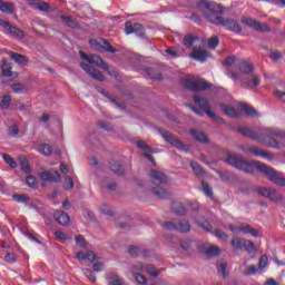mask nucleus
<instances>
[{
	"label": "nucleus",
	"mask_w": 285,
	"mask_h": 285,
	"mask_svg": "<svg viewBox=\"0 0 285 285\" xmlns=\"http://www.w3.org/2000/svg\"><path fill=\"white\" fill-rule=\"evenodd\" d=\"M134 277L138 284H142V285L148 284V279H146V276L139 273H134Z\"/></svg>",
	"instance_id": "49"
},
{
	"label": "nucleus",
	"mask_w": 285,
	"mask_h": 285,
	"mask_svg": "<svg viewBox=\"0 0 285 285\" xmlns=\"http://www.w3.org/2000/svg\"><path fill=\"white\" fill-rule=\"evenodd\" d=\"M148 75L150 79H161V73L157 69H148Z\"/></svg>",
	"instance_id": "53"
},
{
	"label": "nucleus",
	"mask_w": 285,
	"mask_h": 285,
	"mask_svg": "<svg viewBox=\"0 0 285 285\" xmlns=\"http://www.w3.org/2000/svg\"><path fill=\"white\" fill-rule=\"evenodd\" d=\"M75 239L77 246H79L80 248H86V238H83V236H76Z\"/></svg>",
	"instance_id": "58"
},
{
	"label": "nucleus",
	"mask_w": 285,
	"mask_h": 285,
	"mask_svg": "<svg viewBox=\"0 0 285 285\" xmlns=\"http://www.w3.org/2000/svg\"><path fill=\"white\" fill-rule=\"evenodd\" d=\"M129 255H131V257H137V255H139V248L138 247H129V250H128Z\"/></svg>",
	"instance_id": "64"
},
{
	"label": "nucleus",
	"mask_w": 285,
	"mask_h": 285,
	"mask_svg": "<svg viewBox=\"0 0 285 285\" xmlns=\"http://www.w3.org/2000/svg\"><path fill=\"white\" fill-rule=\"evenodd\" d=\"M166 230H177L178 233H189L190 232V224L184 223V227L177 226V223L174 222H166L163 224Z\"/></svg>",
	"instance_id": "16"
},
{
	"label": "nucleus",
	"mask_w": 285,
	"mask_h": 285,
	"mask_svg": "<svg viewBox=\"0 0 285 285\" xmlns=\"http://www.w3.org/2000/svg\"><path fill=\"white\" fill-rule=\"evenodd\" d=\"M183 86L186 88V90H191V92H199L210 88V83H208V81H206L204 78L197 77L184 79Z\"/></svg>",
	"instance_id": "4"
},
{
	"label": "nucleus",
	"mask_w": 285,
	"mask_h": 285,
	"mask_svg": "<svg viewBox=\"0 0 285 285\" xmlns=\"http://www.w3.org/2000/svg\"><path fill=\"white\" fill-rule=\"evenodd\" d=\"M14 8V2H6L3 0H0V11L4 12V14H13Z\"/></svg>",
	"instance_id": "23"
},
{
	"label": "nucleus",
	"mask_w": 285,
	"mask_h": 285,
	"mask_svg": "<svg viewBox=\"0 0 285 285\" xmlns=\"http://www.w3.org/2000/svg\"><path fill=\"white\" fill-rule=\"evenodd\" d=\"M215 236L218 237V239H222V242L228 240V235L226 233H224V230H222V229H216Z\"/></svg>",
	"instance_id": "55"
},
{
	"label": "nucleus",
	"mask_w": 285,
	"mask_h": 285,
	"mask_svg": "<svg viewBox=\"0 0 285 285\" xmlns=\"http://www.w3.org/2000/svg\"><path fill=\"white\" fill-rule=\"evenodd\" d=\"M243 248H245V250H248V253H253V250H255V243L250 240H244Z\"/></svg>",
	"instance_id": "52"
},
{
	"label": "nucleus",
	"mask_w": 285,
	"mask_h": 285,
	"mask_svg": "<svg viewBox=\"0 0 285 285\" xmlns=\"http://www.w3.org/2000/svg\"><path fill=\"white\" fill-rule=\"evenodd\" d=\"M1 70L3 77H12V79H17V73L12 72V65L8 63V61L3 60Z\"/></svg>",
	"instance_id": "24"
},
{
	"label": "nucleus",
	"mask_w": 285,
	"mask_h": 285,
	"mask_svg": "<svg viewBox=\"0 0 285 285\" xmlns=\"http://www.w3.org/2000/svg\"><path fill=\"white\" fill-rule=\"evenodd\" d=\"M232 246H233V248L240 250V248H244V239H242L240 237L233 238Z\"/></svg>",
	"instance_id": "40"
},
{
	"label": "nucleus",
	"mask_w": 285,
	"mask_h": 285,
	"mask_svg": "<svg viewBox=\"0 0 285 285\" xmlns=\"http://www.w3.org/2000/svg\"><path fill=\"white\" fill-rule=\"evenodd\" d=\"M89 43L94 50H97L98 52H110L111 55H115L117 52V49L110 45V42L106 41V39H91L89 40Z\"/></svg>",
	"instance_id": "6"
},
{
	"label": "nucleus",
	"mask_w": 285,
	"mask_h": 285,
	"mask_svg": "<svg viewBox=\"0 0 285 285\" xmlns=\"http://www.w3.org/2000/svg\"><path fill=\"white\" fill-rule=\"evenodd\" d=\"M37 150L40 153V155H45V157H50V155H52V146L48 144L39 145Z\"/></svg>",
	"instance_id": "31"
},
{
	"label": "nucleus",
	"mask_w": 285,
	"mask_h": 285,
	"mask_svg": "<svg viewBox=\"0 0 285 285\" xmlns=\"http://www.w3.org/2000/svg\"><path fill=\"white\" fill-rule=\"evenodd\" d=\"M271 59H273V61H279V59H282V52L279 51H272L269 55Z\"/></svg>",
	"instance_id": "61"
},
{
	"label": "nucleus",
	"mask_w": 285,
	"mask_h": 285,
	"mask_svg": "<svg viewBox=\"0 0 285 285\" xmlns=\"http://www.w3.org/2000/svg\"><path fill=\"white\" fill-rule=\"evenodd\" d=\"M227 164L229 166H233V168H237V170H243L244 173H248L249 175H253L256 170H259L266 177L269 179V181H273L276 186H281L285 188V176L282 173L276 171L275 169L268 167L266 164H262L259 161H253L248 163L246 159L242 158V156L237 154H229L226 159Z\"/></svg>",
	"instance_id": "1"
},
{
	"label": "nucleus",
	"mask_w": 285,
	"mask_h": 285,
	"mask_svg": "<svg viewBox=\"0 0 285 285\" xmlns=\"http://www.w3.org/2000/svg\"><path fill=\"white\" fill-rule=\"evenodd\" d=\"M190 135H191V137H194V139H196V141H202L203 144H208V136H206V134H204V131H197L195 129H191Z\"/></svg>",
	"instance_id": "27"
},
{
	"label": "nucleus",
	"mask_w": 285,
	"mask_h": 285,
	"mask_svg": "<svg viewBox=\"0 0 285 285\" xmlns=\"http://www.w3.org/2000/svg\"><path fill=\"white\" fill-rule=\"evenodd\" d=\"M173 208L177 215H186V208H184V205H181V203H175L173 205Z\"/></svg>",
	"instance_id": "46"
},
{
	"label": "nucleus",
	"mask_w": 285,
	"mask_h": 285,
	"mask_svg": "<svg viewBox=\"0 0 285 285\" xmlns=\"http://www.w3.org/2000/svg\"><path fill=\"white\" fill-rule=\"evenodd\" d=\"M238 230L240 233H244L245 235H250L252 237H258V235H259L257 229L250 227V225H248V224H240L238 226Z\"/></svg>",
	"instance_id": "22"
},
{
	"label": "nucleus",
	"mask_w": 285,
	"mask_h": 285,
	"mask_svg": "<svg viewBox=\"0 0 285 285\" xmlns=\"http://www.w3.org/2000/svg\"><path fill=\"white\" fill-rule=\"evenodd\" d=\"M188 207L190 208V210L197 212L199 210L200 205L198 202H189Z\"/></svg>",
	"instance_id": "63"
},
{
	"label": "nucleus",
	"mask_w": 285,
	"mask_h": 285,
	"mask_svg": "<svg viewBox=\"0 0 285 285\" xmlns=\"http://www.w3.org/2000/svg\"><path fill=\"white\" fill-rule=\"evenodd\" d=\"M12 198L14 202H18V204H28V202H30V197L24 194H13Z\"/></svg>",
	"instance_id": "38"
},
{
	"label": "nucleus",
	"mask_w": 285,
	"mask_h": 285,
	"mask_svg": "<svg viewBox=\"0 0 285 285\" xmlns=\"http://www.w3.org/2000/svg\"><path fill=\"white\" fill-rule=\"evenodd\" d=\"M195 222L204 230H213V226H210V223L204 216H198Z\"/></svg>",
	"instance_id": "29"
},
{
	"label": "nucleus",
	"mask_w": 285,
	"mask_h": 285,
	"mask_svg": "<svg viewBox=\"0 0 285 285\" xmlns=\"http://www.w3.org/2000/svg\"><path fill=\"white\" fill-rule=\"evenodd\" d=\"M124 279L119 277V275H111L109 277V285H124Z\"/></svg>",
	"instance_id": "45"
},
{
	"label": "nucleus",
	"mask_w": 285,
	"mask_h": 285,
	"mask_svg": "<svg viewBox=\"0 0 285 285\" xmlns=\"http://www.w3.org/2000/svg\"><path fill=\"white\" fill-rule=\"evenodd\" d=\"M27 181V186H29V188H35L37 186V178H35V176H28L26 178Z\"/></svg>",
	"instance_id": "57"
},
{
	"label": "nucleus",
	"mask_w": 285,
	"mask_h": 285,
	"mask_svg": "<svg viewBox=\"0 0 285 285\" xmlns=\"http://www.w3.org/2000/svg\"><path fill=\"white\" fill-rule=\"evenodd\" d=\"M190 59H195V61H200L204 63L208 59V51L204 47H194L193 52L189 53Z\"/></svg>",
	"instance_id": "13"
},
{
	"label": "nucleus",
	"mask_w": 285,
	"mask_h": 285,
	"mask_svg": "<svg viewBox=\"0 0 285 285\" xmlns=\"http://www.w3.org/2000/svg\"><path fill=\"white\" fill-rule=\"evenodd\" d=\"M203 191L205 193L206 197H213V189L208 183L203 180Z\"/></svg>",
	"instance_id": "51"
},
{
	"label": "nucleus",
	"mask_w": 285,
	"mask_h": 285,
	"mask_svg": "<svg viewBox=\"0 0 285 285\" xmlns=\"http://www.w3.org/2000/svg\"><path fill=\"white\" fill-rule=\"evenodd\" d=\"M42 181H51L52 184H59L61 181V175L57 170L42 171L39 174Z\"/></svg>",
	"instance_id": "15"
},
{
	"label": "nucleus",
	"mask_w": 285,
	"mask_h": 285,
	"mask_svg": "<svg viewBox=\"0 0 285 285\" xmlns=\"http://www.w3.org/2000/svg\"><path fill=\"white\" fill-rule=\"evenodd\" d=\"M238 132L243 135V137L254 139L255 141H259V144H264V146H268V148H279V141L277 139H285V131L273 128L261 129L257 134L248 127H239Z\"/></svg>",
	"instance_id": "2"
},
{
	"label": "nucleus",
	"mask_w": 285,
	"mask_h": 285,
	"mask_svg": "<svg viewBox=\"0 0 285 285\" xmlns=\"http://www.w3.org/2000/svg\"><path fill=\"white\" fill-rule=\"evenodd\" d=\"M240 110H243L244 112H246V115H249L250 117H257V110L246 104H240Z\"/></svg>",
	"instance_id": "36"
},
{
	"label": "nucleus",
	"mask_w": 285,
	"mask_h": 285,
	"mask_svg": "<svg viewBox=\"0 0 285 285\" xmlns=\"http://www.w3.org/2000/svg\"><path fill=\"white\" fill-rule=\"evenodd\" d=\"M149 179L154 187L164 186L168 183V176L164 171L157 169L149 170Z\"/></svg>",
	"instance_id": "9"
},
{
	"label": "nucleus",
	"mask_w": 285,
	"mask_h": 285,
	"mask_svg": "<svg viewBox=\"0 0 285 285\" xmlns=\"http://www.w3.org/2000/svg\"><path fill=\"white\" fill-rule=\"evenodd\" d=\"M0 26L4 28L6 35H10L13 39H23V37H26L23 30L14 26H10V22L4 21L3 19H0Z\"/></svg>",
	"instance_id": "10"
},
{
	"label": "nucleus",
	"mask_w": 285,
	"mask_h": 285,
	"mask_svg": "<svg viewBox=\"0 0 285 285\" xmlns=\"http://www.w3.org/2000/svg\"><path fill=\"white\" fill-rule=\"evenodd\" d=\"M153 194L158 199H168V197H170V193H168L166 189H164L161 187H157V186L153 187Z\"/></svg>",
	"instance_id": "25"
},
{
	"label": "nucleus",
	"mask_w": 285,
	"mask_h": 285,
	"mask_svg": "<svg viewBox=\"0 0 285 285\" xmlns=\"http://www.w3.org/2000/svg\"><path fill=\"white\" fill-rule=\"evenodd\" d=\"M257 273V266L255 265H249L247 267V271L244 273L246 276L255 275Z\"/></svg>",
	"instance_id": "59"
},
{
	"label": "nucleus",
	"mask_w": 285,
	"mask_h": 285,
	"mask_svg": "<svg viewBox=\"0 0 285 285\" xmlns=\"http://www.w3.org/2000/svg\"><path fill=\"white\" fill-rule=\"evenodd\" d=\"M18 161L23 173H26L27 175L30 174V165L28 163V158H26V156H19Z\"/></svg>",
	"instance_id": "34"
},
{
	"label": "nucleus",
	"mask_w": 285,
	"mask_h": 285,
	"mask_svg": "<svg viewBox=\"0 0 285 285\" xmlns=\"http://www.w3.org/2000/svg\"><path fill=\"white\" fill-rule=\"evenodd\" d=\"M53 217L60 226H68L70 224V216L63 210H56Z\"/></svg>",
	"instance_id": "19"
},
{
	"label": "nucleus",
	"mask_w": 285,
	"mask_h": 285,
	"mask_svg": "<svg viewBox=\"0 0 285 285\" xmlns=\"http://www.w3.org/2000/svg\"><path fill=\"white\" fill-rule=\"evenodd\" d=\"M228 264L226 263V261H219L217 262V271L218 273H222L223 277H228Z\"/></svg>",
	"instance_id": "35"
},
{
	"label": "nucleus",
	"mask_w": 285,
	"mask_h": 285,
	"mask_svg": "<svg viewBox=\"0 0 285 285\" xmlns=\"http://www.w3.org/2000/svg\"><path fill=\"white\" fill-rule=\"evenodd\" d=\"M259 83H261L259 78L253 73L248 76L247 79L242 80V87L247 89L257 88Z\"/></svg>",
	"instance_id": "17"
},
{
	"label": "nucleus",
	"mask_w": 285,
	"mask_h": 285,
	"mask_svg": "<svg viewBox=\"0 0 285 285\" xmlns=\"http://www.w3.org/2000/svg\"><path fill=\"white\" fill-rule=\"evenodd\" d=\"M8 55L10 57V59H13V61H16V63H19L21 66H28V63L30 62L28 57H26V56H23L21 53L9 51Z\"/></svg>",
	"instance_id": "20"
},
{
	"label": "nucleus",
	"mask_w": 285,
	"mask_h": 285,
	"mask_svg": "<svg viewBox=\"0 0 285 285\" xmlns=\"http://www.w3.org/2000/svg\"><path fill=\"white\" fill-rule=\"evenodd\" d=\"M79 55L82 59H85V61H88V63H91V65L94 63L95 66L102 68V70H107L110 77H114L115 79H117V71H110V67L108 66V63L104 61V59H101V56H97V55L88 56L83 51H79Z\"/></svg>",
	"instance_id": "5"
},
{
	"label": "nucleus",
	"mask_w": 285,
	"mask_h": 285,
	"mask_svg": "<svg viewBox=\"0 0 285 285\" xmlns=\"http://www.w3.org/2000/svg\"><path fill=\"white\" fill-rule=\"evenodd\" d=\"M198 40H199L198 37L187 35V36L184 37L183 43L187 48H193V46H195V42L198 41Z\"/></svg>",
	"instance_id": "32"
},
{
	"label": "nucleus",
	"mask_w": 285,
	"mask_h": 285,
	"mask_svg": "<svg viewBox=\"0 0 285 285\" xmlns=\"http://www.w3.org/2000/svg\"><path fill=\"white\" fill-rule=\"evenodd\" d=\"M110 170L116 175H124V167L118 161L110 163Z\"/></svg>",
	"instance_id": "37"
},
{
	"label": "nucleus",
	"mask_w": 285,
	"mask_h": 285,
	"mask_svg": "<svg viewBox=\"0 0 285 285\" xmlns=\"http://www.w3.org/2000/svg\"><path fill=\"white\" fill-rule=\"evenodd\" d=\"M242 23L249 26V28H255L258 32H271V27H268V24L258 22L250 18H243Z\"/></svg>",
	"instance_id": "12"
},
{
	"label": "nucleus",
	"mask_w": 285,
	"mask_h": 285,
	"mask_svg": "<svg viewBox=\"0 0 285 285\" xmlns=\"http://www.w3.org/2000/svg\"><path fill=\"white\" fill-rule=\"evenodd\" d=\"M80 68H82V70H85V72H87L89 77L96 79V81H106V77L104 76V73H101V71L91 67L90 65L80 62Z\"/></svg>",
	"instance_id": "11"
},
{
	"label": "nucleus",
	"mask_w": 285,
	"mask_h": 285,
	"mask_svg": "<svg viewBox=\"0 0 285 285\" xmlns=\"http://www.w3.org/2000/svg\"><path fill=\"white\" fill-rule=\"evenodd\" d=\"M145 271H146V273H148V275H150L151 277H157V275H159V273H157V271H155V266H153V265H146V266H145Z\"/></svg>",
	"instance_id": "56"
},
{
	"label": "nucleus",
	"mask_w": 285,
	"mask_h": 285,
	"mask_svg": "<svg viewBox=\"0 0 285 285\" xmlns=\"http://www.w3.org/2000/svg\"><path fill=\"white\" fill-rule=\"evenodd\" d=\"M248 153H253V155H255L256 157H263L264 159H268V161L274 159L273 154H271L262 148H249Z\"/></svg>",
	"instance_id": "21"
},
{
	"label": "nucleus",
	"mask_w": 285,
	"mask_h": 285,
	"mask_svg": "<svg viewBox=\"0 0 285 285\" xmlns=\"http://www.w3.org/2000/svg\"><path fill=\"white\" fill-rule=\"evenodd\" d=\"M83 275H86V277L89 279V282H91L92 284H95V282H97V277H95V274L91 272V269L85 268L83 269Z\"/></svg>",
	"instance_id": "50"
},
{
	"label": "nucleus",
	"mask_w": 285,
	"mask_h": 285,
	"mask_svg": "<svg viewBox=\"0 0 285 285\" xmlns=\"http://www.w3.org/2000/svg\"><path fill=\"white\" fill-rule=\"evenodd\" d=\"M205 253L209 257H217V255H220L222 249L217 245H210L205 249Z\"/></svg>",
	"instance_id": "33"
},
{
	"label": "nucleus",
	"mask_w": 285,
	"mask_h": 285,
	"mask_svg": "<svg viewBox=\"0 0 285 285\" xmlns=\"http://www.w3.org/2000/svg\"><path fill=\"white\" fill-rule=\"evenodd\" d=\"M259 195L262 197H268L272 202H282L283 197L277 190L268 188V187H262L258 189Z\"/></svg>",
	"instance_id": "14"
},
{
	"label": "nucleus",
	"mask_w": 285,
	"mask_h": 285,
	"mask_svg": "<svg viewBox=\"0 0 285 285\" xmlns=\"http://www.w3.org/2000/svg\"><path fill=\"white\" fill-rule=\"evenodd\" d=\"M61 20L63 21V23H67L69 28H77V26H79L77 20L72 19V17L69 16H61Z\"/></svg>",
	"instance_id": "39"
},
{
	"label": "nucleus",
	"mask_w": 285,
	"mask_h": 285,
	"mask_svg": "<svg viewBox=\"0 0 285 285\" xmlns=\"http://www.w3.org/2000/svg\"><path fill=\"white\" fill-rule=\"evenodd\" d=\"M204 7L207 10L205 17L209 23L222 26L232 32H242V27L237 21L222 17L224 14V8L222 6L216 2H204Z\"/></svg>",
	"instance_id": "3"
},
{
	"label": "nucleus",
	"mask_w": 285,
	"mask_h": 285,
	"mask_svg": "<svg viewBox=\"0 0 285 285\" xmlns=\"http://www.w3.org/2000/svg\"><path fill=\"white\" fill-rule=\"evenodd\" d=\"M63 188H65V190H72V188H75V180L72 179V177L67 176L65 178Z\"/></svg>",
	"instance_id": "44"
},
{
	"label": "nucleus",
	"mask_w": 285,
	"mask_h": 285,
	"mask_svg": "<svg viewBox=\"0 0 285 285\" xmlns=\"http://www.w3.org/2000/svg\"><path fill=\"white\" fill-rule=\"evenodd\" d=\"M218 46H219V37L213 36L208 40V48H212L213 50H215V48L218 47Z\"/></svg>",
	"instance_id": "48"
},
{
	"label": "nucleus",
	"mask_w": 285,
	"mask_h": 285,
	"mask_svg": "<svg viewBox=\"0 0 285 285\" xmlns=\"http://www.w3.org/2000/svg\"><path fill=\"white\" fill-rule=\"evenodd\" d=\"M134 32L138 37H144V26H141L140 23H134Z\"/></svg>",
	"instance_id": "54"
},
{
	"label": "nucleus",
	"mask_w": 285,
	"mask_h": 285,
	"mask_svg": "<svg viewBox=\"0 0 285 285\" xmlns=\"http://www.w3.org/2000/svg\"><path fill=\"white\" fill-rule=\"evenodd\" d=\"M10 104H12V97L8 94L0 97V108L2 110H8L10 108Z\"/></svg>",
	"instance_id": "30"
},
{
	"label": "nucleus",
	"mask_w": 285,
	"mask_h": 285,
	"mask_svg": "<svg viewBox=\"0 0 285 285\" xmlns=\"http://www.w3.org/2000/svg\"><path fill=\"white\" fill-rule=\"evenodd\" d=\"M2 159H4L6 164H8V166L11 168H17V161L13 160L11 155L3 154Z\"/></svg>",
	"instance_id": "43"
},
{
	"label": "nucleus",
	"mask_w": 285,
	"mask_h": 285,
	"mask_svg": "<svg viewBox=\"0 0 285 285\" xmlns=\"http://www.w3.org/2000/svg\"><path fill=\"white\" fill-rule=\"evenodd\" d=\"M100 212H102L104 215H112V208H110L108 205H102L100 207Z\"/></svg>",
	"instance_id": "62"
},
{
	"label": "nucleus",
	"mask_w": 285,
	"mask_h": 285,
	"mask_svg": "<svg viewBox=\"0 0 285 285\" xmlns=\"http://www.w3.org/2000/svg\"><path fill=\"white\" fill-rule=\"evenodd\" d=\"M227 77H229V79H233V81L239 80V73H236L230 69H227Z\"/></svg>",
	"instance_id": "60"
},
{
	"label": "nucleus",
	"mask_w": 285,
	"mask_h": 285,
	"mask_svg": "<svg viewBox=\"0 0 285 285\" xmlns=\"http://www.w3.org/2000/svg\"><path fill=\"white\" fill-rule=\"evenodd\" d=\"M194 104H196V106H199L200 109L207 115V117H209V119H214V121L219 120L215 111L210 110V104H208V100L206 98L194 96Z\"/></svg>",
	"instance_id": "8"
},
{
	"label": "nucleus",
	"mask_w": 285,
	"mask_h": 285,
	"mask_svg": "<svg viewBox=\"0 0 285 285\" xmlns=\"http://www.w3.org/2000/svg\"><path fill=\"white\" fill-rule=\"evenodd\" d=\"M220 110L227 115V117H234L237 118L239 117V111H237L234 107L228 106V105H220Z\"/></svg>",
	"instance_id": "26"
},
{
	"label": "nucleus",
	"mask_w": 285,
	"mask_h": 285,
	"mask_svg": "<svg viewBox=\"0 0 285 285\" xmlns=\"http://www.w3.org/2000/svg\"><path fill=\"white\" fill-rule=\"evenodd\" d=\"M190 166L195 175L200 176L204 175V169H202V166L195 161H190Z\"/></svg>",
	"instance_id": "47"
},
{
	"label": "nucleus",
	"mask_w": 285,
	"mask_h": 285,
	"mask_svg": "<svg viewBox=\"0 0 285 285\" xmlns=\"http://www.w3.org/2000/svg\"><path fill=\"white\" fill-rule=\"evenodd\" d=\"M77 259H79L80 262H86L87 261V262H91V264H95V262H97V259H99V257L97 256V254L89 250L87 253L78 252L77 253Z\"/></svg>",
	"instance_id": "18"
},
{
	"label": "nucleus",
	"mask_w": 285,
	"mask_h": 285,
	"mask_svg": "<svg viewBox=\"0 0 285 285\" xmlns=\"http://www.w3.org/2000/svg\"><path fill=\"white\" fill-rule=\"evenodd\" d=\"M238 70L243 72V75H250V72L255 70V67L250 62L242 61L238 66Z\"/></svg>",
	"instance_id": "28"
},
{
	"label": "nucleus",
	"mask_w": 285,
	"mask_h": 285,
	"mask_svg": "<svg viewBox=\"0 0 285 285\" xmlns=\"http://www.w3.org/2000/svg\"><path fill=\"white\" fill-rule=\"evenodd\" d=\"M36 10H40V12H50V4L43 0H40Z\"/></svg>",
	"instance_id": "41"
},
{
	"label": "nucleus",
	"mask_w": 285,
	"mask_h": 285,
	"mask_svg": "<svg viewBox=\"0 0 285 285\" xmlns=\"http://www.w3.org/2000/svg\"><path fill=\"white\" fill-rule=\"evenodd\" d=\"M158 132L163 137V139L174 146V148H178V150H188V146L184 145L183 141H180L177 137H175V135L170 134L169 131L159 129Z\"/></svg>",
	"instance_id": "7"
},
{
	"label": "nucleus",
	"mask_w": 285,
	"mask_h": 285,
	"mask_svg": "<svg viewBox=\"0 0 285 285\" xmlns=\"http://www.w3.org/2000/svg\"><path fill=\"white\" fill-rule=\"evenodd\" d=\"M137 147L140 148V150H144V153H155L153 148L146 144L145 140H138Z\"/></svg>",
	"instance_id": "42"
}]
</instances>
